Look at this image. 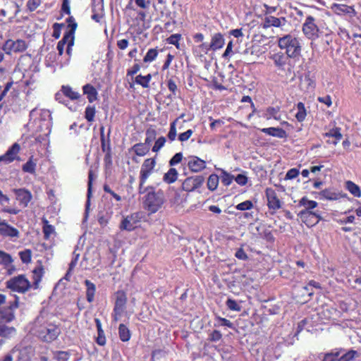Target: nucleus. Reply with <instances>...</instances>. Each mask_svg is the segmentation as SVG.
Segmentation results:
<instances>
[{"label": "nucleus", "instance_id": "1", "mask_svg": "<svg viewBox=\"0 0 361 361\" xmlns=\"http://www.w3.org/2000/svg\"><path fill=\"white\" fill-rule=\"evenodd\" d=\"M33 331L36 336L47 343L56 340L61 334L59 326L51 321V316L46 312H41L36 318Z\"/></svg>", "mask_w": 361, "mask_h": 361}, {"label": "nucleus", "instance_id": "2", "mask_svg": "<svg viewBox=\"0 0 361 361\" xmlns=\"http://www.w3.org/2000/svg\"><path fill=\"white\" fill-rule=\"evenodd\" d=\"M278 45L290 59H298L301 55V39L295 35L288 34L279 37Z\"/></svg>", "mask_w": 361, "mask_h": 361}, {"label": "nucleus", "instance_id": "3", "mask_svg": "<svg viewBox=\"0 0 361 361\" xmlns=\"http://www.w3.org/2000/svg\"><path fill=\"white\" fill-rule=\"evenodd\" d=\"M148 193L143 196V205L149 214L157 212L165 202L163 191L156 190L155 188L147 189Z\"/></svg>", "mask_w": 361, "mask_h": 361}, {"label": "nucleus", "instance_id": "4", "mask_svg": "<svg viewBox=\"0 0 361 361\" xmlns=\"http://www.w3.org/2000/svg\"><path fill=\"white\" fill-rule=\"evenodd\" d=\"M298 205L305 207L303 210L299 212L298 216L305 224L310 226L307 221L312 217H314L316 221L314 222L312 221L311 226L315 225L321 219L319 214L317 212L311 211L317 207L318 203L316 201L310 200L307 197H303L300 200Z\"/></svg>", "mask_w": 361, "mask_h": 361}, {"label": "nucleus", "instance_id": "5", "mask_svg": "<svg viewBox=\"0 0 361 361\" xmlns=\"http://www.w3.org/2000/svg\"><path fill=\"white\" fill-rule=\"evenodd\" d=\"M30 116L35 122L39 121V124L37 126L39 131L42 132L45 135L50 133L51 115L49 110L34 109L30 111Z\"/></svg>", "mask_w": 361, "mask_h": 361}, {"label": "nucleus", "instance_id": "6", "mask_svg": "<svg viewBox=\"0 0 361 361\" xmlns=\"http://www.w3.org/2000/svg\"><path fill=\"white\" fill-rule=\"evenodd\" d=\"M6 287L13 291L23 293L30 289V283L24 275H18L7 281Z\"/></svg>", "mask_w": 361, "mask_h": 361}, {"label": "nucleus", "instance_id": "7", "mask_svg": "<svg viewBox=\"0 0 361 361\" xmlns=\"http://www.w3.org/2000/svg\"><path fill=\"white\" fill-rule=\"evenodd\" d=\"M302 30L305 36L309 39H314L318 37L319 27L316 24V19L309 15L306 16L302 24Z\"/></svg>", "mask_w": 361, "mask_h": 361}, {"label": "nucleus", "instance_id": "8", "mask_svg": "<svg viewBox=\"0 0 361 361\" xmlns=\"http://www.w3.org/2000/svg\"><path fill=\"white\" fill-rule=\"evenodd\" d=\"M18 300L16 296L15 300L9 302L6 307L0 308V322L8 323L15 319L14 311L18 307Z\"/></svg>", "mask_w": 361, "mask_h": 361}, {"label": "nucleus", "instance_id": "9", "mask_svg": "<svg viewBox=\"0 0 361 361\" xmlns=\"http://www.w3.org/2000/svg\"><path fill=\"white\" fill-rule=\"evenodd\" d=\"M156 166V158H149L145 159L140 169V177L141 185L145 184L149 176L153 173Z\"/></svg>", "mask_w": 361, "mask_h": 361}, {"label": "nucleus", "instance_id": "10", "mask_svg": "<svg viewBox=\"0 0 361 361\" xmlns=\"http://www.w3.org/2000/svg\"><path fill=\"white\" fill-rule=\"evenodd\" d=\"M0 235L3 238H6L15 241L20 237L19 231L8 224V222L3 219L0 223Z\"/></svg>", "mask_w": 361, "mask_h": 361}, {"label": "nucleus", "instance_id": "11", "mask_svg": "<svg viewBox=\"0 0 361 361\" xmlns=\"http://www.w3.org/2000/svg\"><path fill=\"white\" fill-rule=\"evenodd\" d=\"M204 181L202 176H193L187 178L182 183V189L186 192L194 191L200 188Z\"/></svg>", "mask_w": 361, "mask_h": 361}, {"label": "nucleus", "instance_id": "12", "mask_svg": "<svg viewBox=\"0 0 361 361\" xmlns=\"http://www.w3.org/2000/svg\"><path fill=\"white\" fill-rule=\"evenodd\" d=\"M140 221V214L139 213H134L130 215H128L122 220L120 226V228L121 230H126L128 231H131L134 230L137 224Z\"/></svg>", "mask_w": 361, "mask_h": 361}, {"label": "nucleus", "instance_id": "13", "mask_svg": "<svg viewBox=\"0 0 361 361\" xmlns=\"http://www.w3.org/2000/svg\"><path fill=\"white\" fill-rule=\"evenodd\" d=\"M265 194L267 199V206L270 209L277 210L281 208V202L274 189L270 188H267Z\"/></svg>", "mask_w": 361, "mask_h": 361}, {"label": "nucleus", "instance_id": "14", "mask_svg": "<svg viewBox=\"0 0 361 361\" xmlns=\"http://www.w3.org/2000/svg\"><path fill=\"white\" fill-rule=\"evenodd\" d=\"M13 192L16 195L19 204L23 207H26L32 200L31 192L25 188L13 189Z\"/></svg>", "mask_w": 361, "mask_h": 361}, {"label": "nucleus", "instance_id": "15", "mask_svg": "<svg viewBox=\"0 0 361 361\" xmlns=\"http://www.w3.org/2000/svg\"><path fill=\"white\" fill-rule=\"evenodd\" d=\"M188 166L192 172L197 173L206 168V162L198 157L190 156L188 157Z\"/></svg>", "mask_w": 361, "mask_h": 361}, {"label": "nucleus", "instance_id": "16", "mask_svg": "<svg viewBox=\"0 0 361 361\" xmlns=\"http://www.w3.org/2000/svg\"><path fill=\"white\" fill-rule=\"evenodd\" d=\"M20 145L18 143H14L6 153L0 156V162L9 164L16 159L18 153L20 151Z\"/></svg>", "mask_w": 361, "mask_h": 361}, {"label": "nucleus", "instance_id": "17", "mask_svg": "<svg viewBox=\"0 0 361 361\" xmlns=\"http://www.w3.org/2000/svg\"><path fill=\"white\" fill-rule=\"evenodd\" d=\"M331 9L336 14L339 16L347 14L349 15L350 17H353L356 15V11L354 7L345 4H340L335 3L331 6Z\"/></svg>", "mask_w": 361, "mask_h": 361}, {"label": "nucleus", "instance_id": "18", "mask_svg": "<svg viewBox=\"0 0 361 361\" xmlns=\"http://www.w3.org/2000/svg\"><path fill=\"white\" fill-rule=\"evenodd\" d=\"M288 56L286 54L283 52H277L273 54L270 59L274 61V65L278 68V69L283 71L285 69V66L288 63Z\"/></svg>", "mask_w": 361, "mask_h": 361}, {"label": "nucleus", "instance_id": "19", "mask_svg": "<svg viewBox=\"0 0 361 361\" xmlns=\"http://www.w3.org/2000/svg\"><path fill=\"white\" fill-rule=\"evenodd\" d=\"M126 302L127 298L126 294L123 292H118L114 307V312L117 314H122L124 311Z\"/></svg>", "mask_w": 361, "mask_h": 361}, {"label": "nucleus", "instance_id": "20", "mask_svg": "<svg viewBox=\"0 0 361 361\" xmlns=\"http://www.w3.org/2000/svg\"><path fill=\"white\" fill-rule=\"evenodd\" d=\"M225 44V39L224 35L220 32H216L212 35L211 42L209 47L212 50L215 51L218 49H221Z\"/></svg>", "mask_w": 361, "mask_h": 361}, {"label": "nucleus", "instance_id": "21", "mask_svg": "<svg viewBox=\"0 0 361 361\" xmlns=\"http://www.w3.org/2000/svg\"><path fill=\"white\" fill-rule=\"evenodd\" d=\"M260 130L261 132L265 133L266 135L278 138H286L288 135L286 130L281 128H264L261 129Z\"/></svg>", "mask_w": 361, "mask_h": 361}, {"label": "nucleus", "instance_id": "22", "mask_svg": "<svg viewBox=\"0 0 361 361\" xmlns=\"http://www.w3.org/2000/svg\"><path fill=\"white\" fill-rule=\"evenodd\" d=\"M279 111L280 108L279 106H269L264 110L262 117L267 120L273 118L276 121H280L281 115Z\"/></svg>", "mask_w": 361, "mask_h": 361}, {"label": "nucleus", "instance_id": "23", "mask_svg": "<svg viewBox=\"0 0 361 361\" xmlns=\"http://www.w3.org/2000/svg\"><path fill=\"white\" fill-rule=\"evenodd\" d=\"M285 18H276L274 16H269L264 18V27L274 26L276 27H281L285 25Z\"/></svg>", "mask_w": 361, "mask_h": 361}, {"label": "nucleus", "instance_id": "24", "mask_svg": "<svg viewBox=\"0 0 361 361\" xmlns=\"http://www.w3.org/2000/svg\"><path fill=\"white\" fill-rule=\"evenodd\" d=\"M345 351L343 348H336L324 355L322 361H338L339 356Z\"/></svg>", "mask_w": 361, "mask_h": 361}, {"label": "nucleus", "instance_id": "25", "mask_svg": "<svg viewBox=\"0 0 361 361\" xmlns=\"http://www.w3.org/2000/svg\"><path fill=\"white\" fill-rule=\"evenodd\" d=\"M88 188H87V201L85 204V219H86L88 216V212L90 207V198L92 196V171H90L88 175Z\"/></svg>", "mask_w": 361, "mask_h": 361}, {"label": "nucleus", "instance_id": "26", "mask_svg": "<svg viewBox=\"0 0 361 361\" xmlns=\"http://www.w3.org/2000/svg\"><path fill=\"white\" fill-rule=\"evenodd\" d=\"M83 93L87 95L89 102L92 103L97 99V91L91 85L87 84L83 86Z\"/></svg>", "mask_w": 361, "mask_h": 361}, {"label": "nucleus", "instance_id": "27", "mask_svg": "<svg viewBox=\"0 0 361 361\" xmlns=\"http://www.w3.org/2000/svg\"><path fill=\"white\" fill-rule=\"evenodd\" d=\"M359 357V353L357 350L350 349L343 352L339 356L338 361H353Z\"/></svg>", "mask_w": 361, "mask_h": 361}, {"label": "nucleus", "instance_id": "28", "mask_svg": "<svg viewBox=\"0 0 361 361\" xmlns=\"http://www.w3.org/2000/svg\"><path fill=\"white\" fill-rule=\"evenodd\" d=\"M85 285L86 286V298L89 302H92L94 298V294L96 292L95 285L90 280L86 279L85 281Z\"/></svg>", "mask_w": 361, "mask_h": 361}, {"label": "nucleus", "instance_id": "29", "mask_svg": "<svg viewBox=\"0 0 361 361\" xmlns=\"http://www.w3.org/2000/svg\"><path fill=\"white\" fill-rule=\"evenodd\" d=\"M111 133V129H109L108 134H107V138H103L101 140V147L104 152L106 153L105 155V159H109L111 157V144H110V139L109 135Z\"/></svg>", "mask_w": 361, "mask_h": 361}, {"label": "nucleus", "instance_id": "30", "mask_svg": "<svg viewBox=\"0 0 361 361\" xmlns=\"http://www.w3.org/2000/svg\"><path fill=\"white\" fill-rule=\"evenodd\" d=\"M118 335L123 342L128 341L131 337L129 329L123 324H121L118 326Z\"/></svg>", "mask_w": 361, "mask_h": 361}, {"label": "nucleus", "instance_id": "31", "mask_svg": "<svg viewBox=\"0 0 361 361\" xmlns=\"http://www.w3.org/2000/svg\"><path fill=\"white\" fill-rule=\"evenodd\" d=\"M37 166V161L33 159V156H31L25 164L22 166V169L25 173L34 174L35 173Z\"/></svg>", "mask_w": 361, "mask_h": 361}, {"label": "nucleus", "instance_id": "32", "mask_svg": "<svg viewBox=\"0 0 361 361\" xmlns=\"http://www.w3.org/2000/svg\"><path fill=\"white\" fill-rule=\"evenodd\" d=\"M132 149L136 155L143 157L149 152V147L145 143H137L133 145Z\"/></svg>", "mask_w": 361, "mask_h": 361}, {"label": "nucleus", "instance_id": "33", "mask_svg": "<svg viewBox=\"0 0 361 361\" xmlns=\"http://www.w3.org/2000/svg\"><path fill=\"white\" fill-rule=\"evenodd\" d=\"M178 171L174 168H171L164 176L163 180L166 183L171 184L174 183L178 178Z\"/></svg>", "mask_w": 361, "mask_h": 361}, {"label": "nucleus", "instance_id": "34", "mask_svg": "<svg viewBox=\"0 0 361 361\" xmlns=\"http://www.w3.org/2000/svg\"><path fill=\"white\" fill-rule=\"evenodd\" d=\"M345 188L354 197H360L361 196V191L359 186L353 181H346Z\"/></svg>", "mask_w": 361, "mask_h": 361}, {"label": "nucleus", "instance_id": "35", "mask_svg": "<svg viewBox=\"0 0 361 361\" xmlns=\"http://www.w3.org/2000/svg\"><path fill=\"white\" fill-rule=\"evenodd\" d=\"M61 92L66 97L73 100L78 99L80 97V94L77 92H75L72 90V88L69 86L63 85L61 87Z\"/></svg>", "mask_w": 361, "mask_h": 361}, {"label": "nucleus", "instance_id": "36", "mask_svg": "<svg viewBox=\"0 0 361 361\" xmlns=\"http://www.w3.org/2000/svg\"><path fill=\"white\" fill-rule=\"evenodd\" d=\"M297 110L295 118L299 122H302L307 116L305 104L302 102H298L297 104Z\"/></svg>", "mask_w": 361, "mask_h": 361}, {"label": "nucleus", "instance_id": "37", "mask_svg": "<svg viewBox=\"0 0 361 361\" xmlns=\"http://www.w3.org/2000/svg\"><path fill=\"white\" fill-rule=\"evenodd\" d=\"M219 177L216 174H211L207 180V188L209 190H215L219 185Z\"/></svg>", "mask_w": 361, "mask_h": 361}, {"label": "nucleus", "instance_id": "38", "mask_svg": "<svg viewBox=\"0 0 361 361\" xmlns=\"http://www.w3.org/2000/svg\"><path fill=\"white\" fill-rule=\"evenodd\" d=\"M158 54L159 52L157 49H149L144 56L143 61L145 63L152 62L157 59Z\"/></svg>", "mask_w": 361, "mask_h": 361}, {"label": "nucleus", "instance_id": "39", "mask_svg": "<svg viewBox=\"0 0 361 361\" xmlns=\"http://www.w3.org/2000/svg\"><path fill=\"white\" fill-rule=\"evenodd\" d=\"M157 131L155 129L149 128L146 130V138L145 144L149 147L151 143L156 139Z\"/></svg>", "mask_w": 361, "mask_h": 361}, {"label": "nucleus", "instance_id": "40", "mask_svg": "<svg viewBox=\"0 0 361 361\" xmlns=\"http://www.w3.org/2000/svg\"><path fill=\"white\" fill-rule=\"evenodd\" d=\"M13 262L11 255L0 250V264L5 267H8Z\"/></svg>", "mask_w": 361, "mask_h": 361}, {"label": "nucleus", "instance_id": "41", "mask_svg": "<svg viewBox=\"0 0 361 361\" xmlns=\"http://www.w3.org/2000/svg\"><path fill=\"white\" fill-rule=\"evenodd\" d=\"M215 320L217 323H214V326H224L230 329H234L233 324L228 319L221 317H216Z\"/></svg>", "mask_w": 361, "mask_h": 361}, {"label": "nucleus", "instance_id": "42", "mask_svg": "<svg viewBox=\"0 0 361 361\" xmlns=\"http://www.w3.org/2000/svg\"><path fill=\"white\" fill-rule=\"evenodd\" d=\"M226 307L232 311L240 312L241 310L240 305L232 298H228L226 302Z\"/></svg>", "mask_w": 361, "mask_h": 361}, {"label": "nucleus", "instance_id": "43", "mask_svg": "<svg viewBox=\"0 0 361 361\" xmlns=\"http://www.w3.org/2000/svg\"><path fill=\"white\" fill-rule=\"evenodd\" d=\"M233 179L234 176L233 175L230 174L229 173L224 170H221V180L224 185H229L232 183Z\"/></svg>", "mask_w": 361, "mask_h": 361}, {"label": "nucleus", "instance_id": "44", "mask_svg": "<svg viewBox=\"0 0 361 361\" xmlns=\"http://www.w3.org/2000/svg\"><path fill=\"white\" fill-rule=\"evenodd\" d=\"M19 256L23 263L28 264L31 262L32 251L29 249L24 250L19 252Z\"/></svg>", "mask_w": 361, "mask_h": 361}, {"label": "nucleus", "instance_id": "45", "mask_svg": "<svg viewBox=\"0 0 361 361\" xmlns=\"http://www.w3.org/2000/svg\"><path fill=\"white\" fill-rule=\"evenodd\" d=\"M73 254V258L72 259L71 263L69 264V268H68V270L65 276L66 279H67V280H68V276L71 274L72 270L76 266L78 259H79V257H80V254L76 252V249H75Z\"/></svg>", "mask_w": 361, "mask_h": 361}, {"label": "nucleus", "instance_id": "46", "mask_svg": "<svg viewBox=\"0 0 361 361\" xmlns=\"http://www.w3.org/2000/svg\"><path fill=\"white\" fill-rule=\"evenodd\" d=\"M325 136L336 139L337 141H340L342 138V134L341 133V130L338 128L331 129L329 132L325 133Z\"/></svg>", "mask_w": 361, "mask_h": 361}, {"label": "nucleus", "instance_id": "47", "mask_svg": "<svg viewBox=\"0 0 361 361\" xmlns=\"http://www.w3.org/2000/svg\"><path fill=\"white\" fill-rule=\"evenodd\" d=\"M15 52H23L27 48L26 42L23 39H17L14 41Z\"/></svg>", "mask_w": 361, "mask_h": 361}, {"label": "nucleus", "instance_id": "48", "mask_svg": "<svg viewBox=\"0 0 361 361\" xmlns=\"http://www.w3.org/2000/svg\"><path fill=\"white\" fill-rule=\"evenodd\" d=\"M95 108L94 106H87L85 111V118L87 121L92 122L94 121L95 116Z\"/></svg>", "mask_w": 361, "mask_h": 361}, {"label": "nucleus", "instance_id": "49", "mask_svg": "<svg viewBox=\"0 0 361 361\" xmlns=\"http://www.w3.org/2000/svg\"><path fill=\"white\" fill-rule=\"evenodd\" d=\"M14 41L12 39H8L2 46V49L7 54H11V52H15Z\"/></svg>", "mask_w": 361, "mask_h": 361}, {"label": "nucleus", "instance_id": "50", "mask_svg": "<svg viewBox=\"0 0 361 361\" xmlns=\"http://www.w3.org/2000/svg\"><path fill=\"white\" fill-rule=\"evenodd\" d=\"M71 37H67L65 35L63 38L58 42L56 49L59 51V55H62L66 44H68Z\"/></svg>", "mask_w": 361, "mask_h": 361}, {"label": "nucleus", "instance_id": "51", "mask_svg": "<svg viewBox=\"0 0 361 361\" xmlns=\"http://www.w3.org/2000/svg\"><path fill=\"white\" fill-rule=\"evenodd\" d=\"M166 138L164 137H159L156 141L152 147V152H159L165 145L166 143Z\"/></svg>", "mask_w": 361, "mask_h": 361}, {"label": "nucleus", "instance_id": "52", "mask_svg": "<svg viewBox=\"0 0 361 361\" xmlns=\"http://www.w3.org/2000/svg\"><path fill=\"white\" fill-rule=\"evenodd\" d=\"M253 207V203L250 200H246L241 203L238 204L235 208L240 211L250 210Z\"/></svg>", "mask_w": 361, "mask_h": 361}, {"label": "nucleus", "instance_id": "53", "mask_svg": "<svg viewBox=\"0 0 361 361\" xmlns=\"http://www.w3.org/2000/svg\"><path fill=\"white\" fill-rule=\"evenodd\" d=\"M15 332L16 329L14 327H9L4 325H0V336L6 337Z\"/></svg>", "mask_w": 361, "mask_h": 361}, {"label": "nucleus", "instance_id": "54", "mask_svg": "<svg viewBox=\"0 0 361 361\" xmlns=\"http://www.w3.org/2000/svg\"><path fill=\"white\" fill-rule=\"evenodd\" d=\"M181 39L180 34H173L167 38L166 41L169 44L176 46L177 48L179 47V41Z\"/></svg>", "mask_w": 361, "mask_h": 361}, {"label": "nucleus", "instance_id": "55", "mask_svg": "<svg viewBox=\"0 0 361 361\" xmlns=\"http://www.w3.org/2000/svg\"><path fill=\"white\" fill-rule=\"evenodd\" d=\"M54 231V228L53 226L48 224V221L47 220L44 221V225L43 226V233L45 239H48L51 234Z\"/></svg>", "mask_w": 361, "mask_h": 361}, {"label": "nucleus", "instance_id": "56", "mask_svg": "<svg viewBox=\"0 0 361 361\" xmlns=\"http://www.w3.org/2000/svg\"><path fill=\"white\" fill-rule=\"evenodd\" d=\"M176 120L171 123L170 129L168 133V138L171 142L175 140L176 137Z\"/></svg>", "mask_w": 361, "mask_h": 361}, {"label": "nucleus", "instance_id": "57", "mask_svg": "<svg viewBox=\"0 0 361 361\" xmlns=\"http://www.w3.org/2000/svg\"><path fill=\"white\" fill-rule=\"evenodd\" d=\"M167 87L171 92L169 97H175L178 91L177 85L173 79H169L167 82Z\"/></svg>", "mask_w": 361, "mask_h": 361}, {"label": "nucleus", "instance_id": "58", "mask_svg": "<svg viewBox=\"0 0 361 361\" xmlns=\"http://www.w3.org/2000/svg\"><path fill=\"white\" fill-rule=\"evenodd\" d=\"M222 338L221 333L218 330H214L209 335V340L212 342H217Z\"/></svg>", "mask_w": 361, "mask_h": 361}, {"label": "nucleus", "instance_id": "59", "mask_svg": "<svg viewBox=\"0 0 361 361\" xmlns=\"http://www.w3.org/2000/svg\"><path fill=\"white\" fill-rule=\"evenodd\" d=\"M233 54V41L231 40L228 43L226 50L222 54V57L224 59H229Z\"/></svg>", "mask_w": 361, "mask_h": 361}, {"label": "nucleus", "instance_id": "60", "mask_svg": "<svg viewBox=\"0 0 361 361\" xmlns=\"http://www.w3.org/2000/svg\"><path fill=\"white\" fill-rule=\"evenodd\" d=\"M34 274V284L37 287L39 281H41L42 275V269L38 268L35 269L33 271Z\"/></svg>", "mask_w": 361, "mask_h": 361}, {"label": "nucleus", "instance_id": "61", "mask_svg": "<svg viewBox=\"0 0 361 361\" xmlns=\"http://www.w3.org/2000/svg\"><path fill=\"white\" fill-rule=\"evenodd\" d=\"M234 180L240 186H244L247 183V177L244 173L238 174L236 177L234 178Z\"/></svg>", "mask_w": 361, "mask_h": 361}, {"label": "nucleus", "instance_id": "62", "mask_svg": "<svg viewBox=\"0 0 361 361\" xmlns=\"http://www.w3.org/2000/svg\"><path fill=\"white\" fill-rule=\"evenodd\" d=\"M183 159V154L181 152H178L175 154L173 157L169 161L170 166H175L179 164Z\"/></svg>", "mask_w": 361, "mask_h": 361}, {"label": "nucleus", "instance_id": "63", "mask_svg": "<svg viewBox=\"0 0 361 361\" xmlns=\"http://www.w3.org/2000/svg\"><path fill=\"white\" fill-rule=\"evenodd\" d=\"M298 175H299V170L295 168H293L287 171V173L286 174L285 179L286 180H292V179L295 178Z\"/></svg>", "mask_w": 361, "mask_h": 361}, {"label": "nucleus", "instance_id": "64", "mask_svg": "<svg viewBox=\"0 0 361 361\" xmlns=\"http://www.w3.org/2000/svg\"><path fill=\"white\" fill-rule=\"evenodd\" d=\"M40 1L39 0H28L27 2V9L32 12L37 9V8L39 6Z\"/></svg>", "mask_w": 361, "mask_h": 361}]
</instances>
